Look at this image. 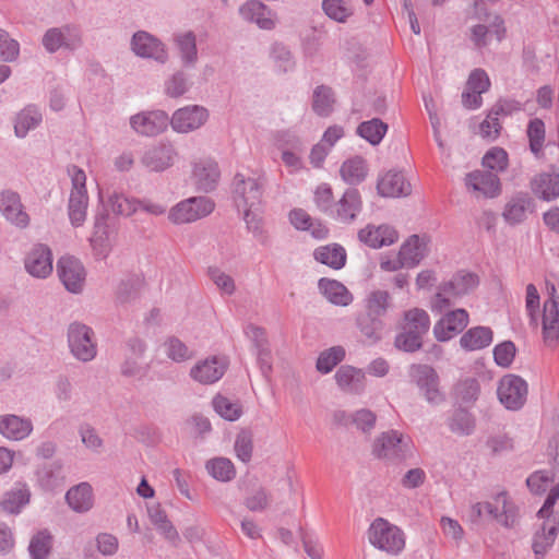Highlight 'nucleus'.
Instances as JSON below:
<instances>
[{"label": "nucleus", "mask_w": 559, "mask_h": 559, "mask_svg": "<svg viewBox=\"0 0 559 559\" xmlns=\"http://www.w3.org/2000/svg\"><path fill=\"white\" fill-rule=\"evenodd\" d=\"M559 498V483L550 490L543 507L537 512L543 524L533 535L532 550L535 559H544L555 544L559 532V519L551 516L552 508Z\"/></svg>", "instance_id": "1"}, {"label": "nucleus", "mask_w": 559, "mask_h": 559, "mask_svg": "<svg viewBox=\"0 0 559 559\" xmlns=\"http://www.w3.org/2000/svg\"><path fill=\"white\" fill-rule=\"evenodd\" d=\"M394 345L397 349L414 353L423 347V337L430 329L429 314L419 308H413L404 312L399 325Z\"/></svg>", "instance_id": "2"}, {"label": "nucleus", "mask_w": 559, "mask_h": 559, "mask_svg": "<svg viewBox=\"0 0 559 559\" xmlns=\"http://www.w3.org/2000/svg\"><path fill=\"white\" fill-rule=\"evenodd\" d=\"M469 518L473 522L480 520H495L504 527H513L519 519L516 506L510 500L506 491L492 497L491 501L477 502L472 506Z\"/></svg>", "instance_id": "3"}, {"label": "nucleus", "mask_w": 559, "mask_h": 559, "mask_svg": "<svg viewBox=\"0 0 559 559\" xmlns=\"http://www.w3.org/2000/svg\"><path fill=\"white\" fill-rule=\"evenodd\" d=\"M478 285L474 273L460 271L449 282L441 284L432 300V308L442 312L452 305L451 299L468 294Z\"/></svg>", "instance_id": "4"}, {"label": "nucleus", "mask_w": 559, "mask_h": 559, "mask_svg": "<svg viewBox=\"0 0 559 559\" xmlns=\"http://www.w3.org/2000/svg\"><path fill=\"white\" fill-rule=\"evenodd\" d=\"M373 454L389 462H402L413 455L411 441L396 430L381 433L373 443Z\"/></svg>", "instance_id": "5"}, {"label": "nucleus", "mask_w": 559, "mask_h": 559, "mask_svg": "<svg viewBox=\"0 0 559 559\" xmlns=\"http://www.w3.org/2000/svg\"><path fill=\"white\" fill-rule=\"evenodd\" d=\"M368 539L376 548L392 555H397L405 546L403 532L383 518L371 523Z\"/></svg>", "instance_id": "6"}, {"label": "nucleus", "mask_w": 559, "mask_h": 559, "mask_svg": "<svg viewBox=\"0 0 559 559\" xmlns=\"http://www.w3.org/2000/svg\"><path fill=\"white\" fill-rule=\"evenodd\" d=\"M68 346L73 357L82 362L92 361L97 355V343L92 328L81 322L68 326Z\"/></svg>", "instance_id": "7"}, {"label": "nucleus", "mask_w": 559, "mask_h": 559, "mask_svg": "<svg viewBox=\"0 0 559 559\" xmlns=\"http://www.w3.org/2000/svg\"><path fill=\"white\" fill-rule=\"evenodd\" d=\"M409 377L429 404L440 405L445 401V394L440 390L439 376L431 366L414 364L409 367Z\"/></svg>", "instance_id": "8"}, {"label": "nucleus", "mask_w": 559, "mask_h": 559, "mask_svg": "<svg viewBox=\"0 0 559 559\" xmlns=\"http://www.w3.org/2000/svg\"><path fill=\"white\" fill-rule=\"evenodd\" d=\"M214 210V203L205 197H193L175 205L168 218L175 224H187L200 219Z\"/></svg>", "instance_id": "9"}, {"label": "nucleus", "mask_w": 559, "mask_h": 559, "mask_svg": "<svg viewBox=\"0 0 559 559\" xmlns=\"http://www.w3.org/2000/svg\"><path fill=\"white\" fill-rule=\"evenodd\" d=\"M264 181L262 178L234 177V201L238 209L257 207L262 202Z\"/></svg>", "instance_id": "10"}, {"label": "nucleus", "mask_w": 559, "mask_h": 559, "mask_svg": "<svg viewBox=\"0 0 559 559\" xmlns=\"http://www.w3.org/2000/svg\"><path fill=\"white\" fill-rule=\"evenodd\" d=\"M497 394L508 409H520L527 396V383L520 376L507 374L499 382Z\"/></svg>", "instance_id": "11"}, {"label": "nucleus", "mask_w": 559, "mask_h": 559, "mask_svg": "<svg viewBox=\"0 0 559 559\" xmlns=\"http://www.w3.org/2000/svg\"><path fill=\"white\" fill-rule=\"evenodd\" d=\"M178 157V152L170 141H159L145 150L141 157L143 166L152 171H164L171 167Z\"/></svg>", "instance_id": "12"}, {"label": "nucleus", "mask_w": 559, "mask_h": 559, "mask_svg": "<svg viewBox=\"0 0 559 559\" xmlns=\"http://www.w3.org/2000/svg\"><path fill=\"white\" fill-rule=\"evenodd\" d=\"M131 48L141 58L153 59L162 64L168 60V51L165 44L145 31H139L133 34Z\"/></svg>", "instance_id": "13"}, {"label": "nucleus", "mask_w": 559, "mask_h": 559, "mask_svg": "<svg viewBox=\"0 0 559 559\" xmlns=\"http://www.w3.org/2000/svg\"><path fill=\"white\" fill-rule=\"evenodd\" d=\"M108 203L115 214L123 216H130L139 210H143L151 215H162L166 211V207L162 204L150 200L129 199L116 192L109 197Z\"/></svg>", "instance_id": "14"}, {"label": "nucleus", "mask_w": 559, "mask_h": 559, "mask_svg": "<svg viewBox=\"0 0 559 559\" xmlns=\"http://www.w3.org/2000/svg\"><path fill=\"white\" fill-rule=\"evenodd\" d=\"M57 273L67 290L78 294L83 289L86 273L80 260L73 257L60 258Z\"/></svg>", "instance_id": "15"}, {"label": "nucleus", "mask_w": 559, "mask_h": 559, "mask_svg": "<svg viewBox=\"0 0 559 559\" xmlns=\"http://www.w3.org/2000/svg\"><path fill=\"white\" fill-rule=\"evenodd\" d=\"M207 118L209 112L204 107L193 105L177 109L169 122L176 132L188 133L201 128Z\"/></svg>", "instance_id": "16"}, {"label": "nucleus", "mask_w": 559, "mask_h": 559, "mask_svg": "<svg viewBox=\"0 0 559 559\" xmlns=\"http://www.w3.org/2000/svg\"><path fill=\"white\" fill-rule=\"evenodd\" d=\"M168 115L163 110L140 112L130 118L131 128L139 134L155 136L168 127Z\"/></svg>", "instance_id": "17"}, {"label": "nucleus", "mask_w": 559, "mask_h": 559, "mask_svg": "<svg viewBox=\"0 0 559 559\" xmlns=\"http://www.w3.org/2000/svg\"><path fill=\"white\" fill-rule=\"evenodd\" d=\"M465 186L478 197L496 198L501 192L497 174L489 170H474L465 176Z\"/></svg>", "instance_id": "18"}, {"label": "nucleus", "mask_w": 559, "mask_h": 559, "mask_svg": "<svg viewBox=\"0 0 559 559\" xmlns=\"http://www.w3.org/2000/svg\"><path fill=\"white\" fill-rule=\"evenodd\" d=\"M362 210V199L356 188H348L342 198L334 204L331 218L342 223L352 224Z\"/></svg>", "instance_id": "19"}, {"label": "nucleus", "mask_w": 559, "mask_h": 559, "mask_svg": "<svg viewBox=\"0 0 559 559\" xmlns=\"http://www.w3.org/2000/svg\"><path fill=\"white\" fill-rule=\"evenodd\" d=\"M468 324L465 309H456L443 316L433 326V334L439 342H447L461 333Z\"/></svg>", "instance_id": "20"}, {"label": "nucleus", "mask_w": 559, "mask_h": 559, "mask_svg": "<svg viewBox=\"0 0 559 559\" xmlns=\"http://www.w3.org/2000/svg\"><path fill=\"white\" fill-rule=\"evenodd\" d=\"M358 239L366 246L378 249L394 243L397 238V231L390 225L374 226L368 224L358 231Z\"/></svg>", "instance_id": "21"}, {"label": "nucleus", "mask_w": 559, "mask_h": 559, "mask_svg": "<svg viewBox=\"0 0 559 559\" xmlns=\"http://www.w3.org/2000/svg\"><path fill=\"white\" fill-rule=\"evenodd\" d=\"M0 212L20 228H25L29 224V216L23 210L20 195L14 191L5 190L0 193Z\"/></svg>", "instance_id": "22"}, {"label": "nucleus", "mask_w": 559, "mask_h": 559, "mask_svg": "<svg viewBox=\"0 0 559 559\" xmlns=\"http://www.w3.org/2000/svg\"><path fill=\"white\" fill-rule=\"evenodd\" d=\"M535 211V202L526 192L514 194L506 204L502 216L510 225L524 222Z\"/></svg>", "instance_id": "23"}, {"label": "nucleus", "mask_w": 559, "mask_h": 559, "mask_svg": "<svg viewBox=\"0 0 559 559\" xmlns=\"http://www.w3.org/2000/svg\"><path fill=\"white\" fill-rule=\"evenodd\" d=\"M25 269L34 277H47L52 272L50 249L45 245L35 246L25 258Z\"/></svg>", "instance_id": "24"}, {"label": "nucleus", "mask_w": 559, "mask_h": 559, "mask_svg": "<svg viewBox=\"0 0 559 559\" xmlns=\"http://www.w3.org/2000/svg\"><path fill=\"white\" fill-rule=\"evenodd\" d=\"M377 191L383 198L407 197L412 192V186L401 171L390 170L379 178Z\"/></svg>", "instance_id": "25"}, {"label": "nucleus", "mask_w": 559, "mask_h": 559, "mask_svg": "<svg viewBox=\"0 0 559 559\" xmlns=\"http://www.w3.org/2000/svg\"><path fill=\"white\" fill-rule=\"evenodd\" d=\"M543 338L547 346H554L559 338V296L544 302Z\"/></svg>", "instance_id": "26"}, {"label": "nucleus", "mask_w": 559, "mask_h": 559, "mask_svg": "<svg viewBox=\"0 0 559 559\" xmlns=\"http://www.w3.org/2000/svg\"><path fill=\"white\" fill-rule=\"evenodd\" d=\"M226 364L214 356L194 365L190 370V377L202 384H212L224 376Z\"/></svg>", "instance_id": "27"}, {"label": "nucleus", "mask_w": 559, "mask_h": 559, "mask_svg": "<svg viewBox=\"0 0 559 559\" xmlns=\"http://www.w3.org/2000/svg\"><path fill=\"white\" fill-rule=\"evenodd\" d=\"M33 431L31 419L17 415H0V433L13 441L25 439Z\"/></svg>", "instance_id": "28"}, {"label": "nucleus", "mask_w": 559, "mask_h": 559, "mask_svg": "<svg viewBox=\"0 0 559 559\" xmlns=\"http://www.w3.org/2000/svg\"><path fill=\"white\" fill-rule=\"evenodd\" d=\"M337 385L347 393L359 394L365 390V372L349 365L341 366L334 376Z\"/></svg>", "instance_id": "29"}, {"label": "nucleus", "mask_w": 559, "mask_h": 559, "mask_svg": "<svg viewBox=\"0 0 559 559\" xmlns=\"http://www.w3.org/2000/svg\"><path fill=\"white\" fill-rule=\"evenodd\" d=\"M239 13L245 20L257 23L260 28L272 29L275 27V21L271 10L261 1H247L240 7Z\"/></svg>", "instance_id": "30"}, {"label": "nucleus", "mask_w": 559, "mask_h": 559, "mask_svg": "<svg viewBox=\"0 0 559 559\" xmlns=\"http://www.w3.org/2000/svg\"><path fill=\"white\" fill-rule=\"evenodd\" d=\"M533 193L539 199L550 201L559 197V174L543 173L536 175L531 181Z\"/></svg>", "instance_id": "31"}, {"label": "nucleus", "mask_w": 559, "mask_h": 559, "mask_svg": "<svg viewBox=\"0 0 559 559\" xmlns=\"http://www.w3.org/2000/svg\"><path fill=\"white\" fill-rule=\"evenodd\" d=\"M66 500L69 507L78 512L84 513L93 507V489L88 483H80L71 487L66 493Z\"/></svg>", "instance_id": "32"}, {"label": "nucleus", "mask_w": 559, "mask_h": 559, "mask_svg": "<svg viewBox=\"0 0 559 559\" xmlns=\"http://www.w3.org/2000/svg\"><path fill=\"white\" fill-rule=\"evenodd\" d=\"M193 176L199 190L210 192L215 189L219 179V169L213 160H201L194 165Z\"/></svg>", "instance_id": "33"}, {"label": "nucleus", "mask_w": 559, "mask_h": 559, "mask_svg": "<svg viewBox=\"0 0 559 559\" xmlns=\"http://www.w3.org/2000/svg\"><path fill=\"white\" fill-rule=\"evenodd\" d=\"M356 326L369 345L378 343L382 338L384 323L381 318L361 312L356 318Z\"/></svg>", "instance_id": "34"}, {"label": "nucleus", "mask_w": 559, "mask_h": 559, "mask_svg": "<svg viewBox=\"0 0 559 559\" xmlns=\"http://www.w3.org/2000/svg\"><path fill=\"white\" fill-rule=\"evenodd\" d=\"M493 338L492 330L488 326L468 329L460 338L461 347L466 352L480 350L488 347Z\"/></svg>", "instance_id": "35"}, {"label": "nucleus", "mask_w": 559, "mask_h": 559, "mask_svg": "<svg viewBox=\"0 0 559 559\" xmlns=\"http://www.w3.org/2000/svg\"><path fill=\"white\" fill-rule=\"evenodd\" d=\"M318 287L323 296L336 306H348L353 301V295L338 281L330 278H320Z\"/></svg>", "instance_id": "36"}, {"label": "nucleus", "mask_w": 559, "mask_h": 559, "mask_svg": "<svg viewBox=\"0 0 559 559\" xmlns=\"http://www.w3.org/2000/svg\"><path fill=\"white\" fill-rule=\"evenodd\" d=\"M447 423L450 431L457 436H471L476 429L475 416L464 407L455 408Z\"/></svg>", "instance_id": "37"}, {"label": "nucleus", "mask_w": 559, "mask_h": 559, "mask_svg": "<svg viewBox=\"0 0 559 559\" xmlns=\"http://www.w3.org/2000/svg\"><path fill=\"white\" fill-rule=\"evenodd\" d=\"M107 218L108 214L106 210L96 214L94 222V231L90 239L93 249L99 255H106L110 248Z\"/></svg>", "instance_id": "38"}, {"label": "nucleus", "mask_w": 559, "mask_h": 559, "mask_svg": "<svg viewBox=\"0 0 559 559\" xmlns=\"http://www.w3.org/2000/svg\"><path fill=\"white\" fill-rule=\"evenodd\" d=\"M426 242L417 235L411 236L401 247L399 254L407 267H414L425 258Z\"/></svg>", "instance_id": "39"}, {"label": "nucleus", "mask_w": 559, "mask_h": 559, "mask_svg": "<svg viewBox=\"0 0 559 559\" xmlns=\"http://www.w3.org/2000/svg\"><path fill=\"white\" fill-rule=\"evenodd\" d=\"M313 255L318 262L334 270L342 269L346 262L345 249L337 243L319 247L314 250Z\"/></svg>", "instance_id": "40"}, {"label": "nucleus", "mask_w": 559, "mask_h": 559, "mask_svg": "<svg viewBox=\"0 0 559 559\" xmlns=\"http://www.w3.org/2000/svg\"><path fill=\"white\" fill-rule=\"evenodd\" d=\"M342 179L352 186L362 182L368 174L366 160L360 156H355L343 163L340 169Z\"/></svg>", "instance_id": "41"}, {"label": "nucleus", "mask_w": 559, "mask_h": 559, "mask_svg": "<svg viewBox=\"0 0 559 559\" xmlns=\"http://www.w3.org/2000/svg\"><path fill=\"white\" fill-rule=\"evenodd\" d=\"M88 194L71 191L68 203V215L73 227H80L86 219Z\"/></svg>", "instance_id": "42"}, {"label": "nucleus", "mask_w": 559, "mask_h": 559, "mask_svg": "<svg viewBox=\"0 0 559 559\" xmlns=\"http://www.w3.org/2000/svg\"><path fill=\"white\" fill-rule=\"evenodd\" d=\"M43 120L40 111L35 106H27L22 109L16 118L14 124L15 135L24 138L29 130L35 129Z\"/></svg>", "instance_id": "43"}, {"label": "nucleus", "mask_w": 559, "mask_h": 559, "mask_svg": "<svg viewBox=\"0 0 559 559\" xmlns=\"http://www.w3.org/2000/svg\"><path fill=\"white\" fill-rule=\"evenodd\" d=\"M31 492L26 485H19L4 493L0 506L3 511L19 513L29 502Z\"/></svg>", "instance_id": "44"}, {"label": "nucleus", "mask_w": 559, "mask_h": 559, "mask_svg": "<svg viewBox=\"0 0 559 559\" xmlns=\"http://www.w3.org/2000/svg\"><path fill=\"white\" fill-rule=\"evenodd\" d=\"M175 43L179 49L182 63L186 67H193L198 61L197 39L193 32L176 35Z\"/></svg>", "instance_id": "45"}, {"label": "nucleus", "mask_w": 559, "mask_h": 559, "mask_svg": "<svg viewBox=\"0 0 559 559\" xmlns=\"http://www.w3.org/2000/svg\"><path fill=\"white\" fill-rule=\"evenodd\" d=\"M143 278L133 274L121 280L116 290V298L120 304H127L134 300L143 286Z\"/></svg>", "instance_id": "46"}, {"label": "nucleus", "mask_w": 559, "mask_h": 559, "mask_svg": "<svg viewBox=\"0 0 559 559\" xmlns=\"http://www.w3.org/2000/svg\"><path fill=\"white\" fill-rule=\"evenodd\" d=\"M456 400L464 404H474L480 393V385L475 378H465L460 380L453 389Z\"/></svg>", "instance_id": "47"}, {"label": "nucleus", "mask_w": 559, "mask_h": 559, "mask_svg": "<svg viewBox=\"0 0 559 559\" xmlns=\"http://www.w3.org/2000/svg\"><path fill=\"white\" fill-rule=\"evenodd\" d=\"M321 7L324 14L337 23H346L354 14L352 5L345 0H322Z\"/></svg>", "instance_id": "48"}, {"label": "nucleus", "mask_w": 559, "mask_h": 559, "mask_svg": "<svg viewBox=\"0 0 559 559\" xmlns=\"http://www.w3.org/2000/svg\"><path fill=\"white\" fill-rule=\"evenodd\" d=\"M334 94L331 87L325 85L317 86L313 92L312 109L322 117L329 116L333 110Z\"/></svg>", "instance_id": "49"}, {"label": "nucleus", "mask_w": 559, "mask_h": 559, "mask_svg": "<svg viewBox=\"0 0 559 559\" xmlns=\"http://www.w3.org/2000/svg\"><path fill=\"white\" fill-rule=\"evenodd\" d=\"M388 124L378 118L361 122L357 128V133L366 139L370 144L377 145L386 133Z\"/></svg>", "instance_id": "50"}, {"label": "nucleus", "mask_w": 559, "mask_h": 559, "mask_svg": "<svg viewBox=\"0 0 559 559\" xmlns=\"http://www.w3.org/2000/svg\"><path fill=\"white\" fill-rule=\"evenodd\" d=\"M62 466L58 462L44 465L37 471V480L41 488L52 490L58 487L63 477L61 475Z\"/></svg>", "instance_id": "51"}, {"label": "nucleus", "mask_w": 559, "mask_h": 559, "mask_svg": "<svg viewBox=\"0 0 559 559\" xmlns=\"http://www.w3.org/2000/svg\"><path fill=\"white\" fill-rule=\"evenodd\" d=\"M205 467L209 474L219 481H229L236 475L234 464L225 457L212 459L206 462Z\"/></svg>", "instance_id": "52"}, {"label": "nucleus", "mask_w": 559, "mask_h": 559, "mask_svg": "<svg viewBox=\"0 0 559 559\" xmlns=\"http://www.w3.org/2000/svg\"><path fill=\"white\" fill-rule=\"evenodd\" d=\"M390 300L391 297L388 292L380 289L373 290L367 296L365 300L366 310L364 312L381 318L389 309Z\"/></svg>", "instance_id": "53"}, {"label": "nucleus", "mask_w": 559, "mask_h": 559, "mask_svg": "<svg viewBox=\"0 0 559 559\" xmlns=\"http://www.w3.org/2000/svg\"><path fill=\"white\" fill-rule=\"evenodd\" d=\"M345 358V349L342 346H333L323 350L317 359V370L321 373H329Z\"/></svg>", "instance_id": "54"}, {"label": "nucleus", "mask_w": 559, "mask_h": 559, "mask_svg": "<svg viewBox=\"0 0 559 559\" xmlns=\"http://www.w3.org/2000/svg\"><path fill=\"white\" fill-rule=\"evenodd\" d=\"M527 136L532 153L538 157L542 154L545 142V124L543 120L535 118L528 122Z\"/></svg>", "instance_id": "55"}, {"label": "nucleus", "mask_w": 559, "mask_h": 559, "mask_svg": "<svg viewBox=\"0 0 559 559\" xmlns=\"http://www.w3.org/2000/svg\"><path fill=\"white\" fill-rule=\"evenodd\" d=\"M51 535L47 531L34 535L28 547L32 559H47L51 549Z\"/></svg>", "instance_id": "56"}, {"label": "nucleus", "mask_w": 559, "mask_h": 559, "mask_svg": "<svg viewBox=\"0 0 559 559\" xmlns=\"http://www.w3.org/2000/svg\"><path fill=\"white\" fill-rule=\"evenodd\" d=\"M215 412L227 420H237L242 414V407L238 402H233L223 395L213 399Z\"/></svg>", "instance_id": "57"}, {"label": "nucleus", "mask_w": 559, "mask_h": 559, "mask_svg": "<svg viewBox=\"0 0 559 559\" xmlns=\"http://www.w3.org/2000/svg\"><path fill=\"white\" fill-rule=\"evenodd\" d=\"M508 162V153L501 147L490 148L483 157V166L496 173L506 170Z\"/></svg>", "instance_id": "58"}, {"label": "nucleus", "mask_w": 559, "mask_h": 559, "mask_svg": "<svg viewBox=\"0 0 559 559\" xmlns=\"http://www.w3.org/2000/svg\"><path fill=\"white\" fill-rule=\"evenodd\" d=\"M314 202L322 213L331 217L336 202L333 198L332 188L326 183L320 185L314 192Z\"/></svg>", "instance_id": "59"}, {"label": "nucleus", "mask_w": 559, "mask_h": 559, "mask_svg": "<svg viewBox=\"0 0 559 559\" xmlns=\"http://www.w3.org/2000/svg\"><path fill=\"white\" fill-rule=\"evenodd\" d=\"M19 43L11 38L7 31L0 28V60L3 62H12L19 57Z\"/></svg>", "instance_id": "60"}, {"label": "nucleus", "mask_w": 559, "mask_h": 559, "mask_svg": "<svg viewBox=\"0 0 559 559\" xmlns=\"http://www.w3.org/2000/svg\"><path fill=\"white\" fill-rule=\"evenodd\" d=\"M207 275L216 287L226 295H233L236 290L234 278L217 266H210Z\"/></svg>", "instance_id": "61"}, {"label": "nucleus", "mask_w": 559, "mask_h": 559, "mask_svg": "<svg viewBox=\"0 0 559 559\" xmlns=\"http://www.w3.org/2000/svg\"><path fill=\"white\" fill-rule=\"evenodd\" d=\"M188 91V79L185 72L177 71L175 72L166 82H165V93L167 96L171 98H178L182 96Z\"/></svg>", "instance_id": "62"}, {"label": "nucleus", "mask_w": 559, "mask_h": 559, "mask_svg": "<svg viewBox=\"0 0 559 559\" xmlns=\"http://www.w3.org/2000/svg\"><path fill=\"white\" fill-rule=\"evenodd\" d=\"M167 356L174 361L181 362L193 357V352L190 350L185 343L178 337H170L165 343Z\"/></svg>", "instance_id": "63"}, {"label": "nucleus", "mask_w": 559, "mask_h": 559, "mask_svg": "<svg viewBox=\"0 0 559 559\" xmlns=\"http://www.w3.org/2000/svg\"><path fill=\"white\" fill-rule=\"evenodd\" d=\"M252 450V433L248 430L240 431L235 441V451L237 457L243 463H247L251 460Z\"/></svg>", "instance_id": "64"}]
</instances>
